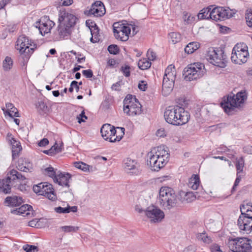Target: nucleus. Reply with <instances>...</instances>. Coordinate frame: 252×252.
Returning a JSON list of instances; mask_svg holds the SVG:
<instances>
[{
  "label": "nucleus",
  "instance_id": "6e6552de",
  "mask_svg": "<svg viewBox=\"0 0 252 252\" xmlns=\"http://www.w3.org/2000/svg\"><path fill=\"white\" fill-rule=\"evenodd\" d=\"M159 201L165 210H170L175 207L177 200L174 190H159Z\"/></svg>",
  "mask_w": 252,
  "mask_h": 252
},
{
  "label": "nucleus",
  "instance_id": "423d86ee",
  "mask_svg": "<svg viewBox=\"0 0 252 252\" xmlns=\"http://www.w3.org/2000/svg\"><path fill=\"white\" fill-rule=\"evenodd\" d=\"M205 73L204 65L200 63H195L188 65L184 69L183 75L186 81H191L202 77Z\"/></svg>",
  "mask_w": 252,
  "mask_h": 252
},
{
  "label": "nucleus",
  "instance_id": "69168bd1",
  "mask_svg": "<svg viewBox=\"0 0 252 252\" xmlns=\"http://www.w3.org/2000/svg\"><path fill=\"white\" fill-rule=\"evenodd\" d=\"M169 179V176H163V177H162L158 178L156 182L158 183H162L163 182H165L166 181L168 180Z\"/></svg>",
  "mask_w": 252,
  "mask_h": 252
},
{
  "label": "nucleus",
  "instance_id": "de8ad7c7",
  "mask_svg": "<svg viewBox=\"0 0 252 252\" xmlns=\"http://www.w3.org/2000/svg\"><path fill=\"white\" fill-rule=\"evenodd\" d=\"M108 50L110 54L116 55L119 52V49L117 45H111L108 46Z\"/></svg>",
  "mask_w": 252,
  "mask_h": 252
},
{
  "label": "nucleus",
  "instance_id": "5701e85b",
  "mask_svg": "<svg viewBox=\"0 0 252 252\" xmlns=\"http://www.w3.org/2000/svg\"><path fill=\"white\" fill-rule=\"evenodd\" d=\"M71 29L70 27H69L65 24H63L61 23L58 26V35L56 37V39H67L71 33Z\"/></svg>",
  "mask_w": 252,
  "mask_h": 252
},
{
  "label": "nucleus",
  "instance_id": "603ef678",
  "mask_svg": "<svg viewBox=\"0 0 252 252\" xmlns=\"http://www.w3.org/2000/svg\"><path fill=\"white\" fill-rule=\"evenodd\" d=\"M77 118L78 119V122L79 123H81L82 122H84L86 119H87V117L85 115V112L84 111H82L81 114H79Z\"/></svg>",
  "mask_w": 252,
  "mask_h": 252
},
{
  "label": "nucleus",
  "instance_id": "8fccbe9b",
  "mask_svg": "<svg viewBox=\"0 0 252 252\" xmlns=\"http://www.w3.org/2000/svg\"><path fill=\"white\" fill-rule=\"evenodd\" d=\"M55 211L58 213H60V214H66V213H69V211H68V209L67 208V207H65V208H63V207H56L54 209Z\"/></svg>",
  "mask_w": 252,
  "mask_h": 252
},
{
  "label": "nucleus",
  "instance_id": "864d4df0",
  "mask_svg": "<svg viewBox=\"0 0 252 252\" xmlns=\"http://www.w3.org/2000/svg\"><path fill=\"white\" fill-rule=\"evenodd\" d=\"M36 247L32 245H25L23 246V249L27 252H34Z\"/></svg>",
  "mask_w": 252,
  "mask_h": 252
},
{
  "label": "nucleus",
  "instance_id": "6ab92c4d",
  "mask_svg": "<svg viewBox=\"0 0 252 252\" xmlns=\"http://www.w3.org/2000/svg\"><path fill=\"white\" fill-rule=\"evenodd\" d=\"M105 12L103 3L100 1H96L92 4L88 14L95 17H101L105 13Z\"/></svg>",
  "mask_w": 252,
  "mask_h": 252
},
{
  "label": "nucleus",
  "instance_id": "39448f33",
  "mask_svg": "<svg viewBox=\"0 0 252 252\" xmlns=\"http://www.w3.org/2000/svg\"><path fill=\"white\" fill-rule=\"evenodd\" d=\"M176 77V71L174 65H169L165 70L162 84V94L167 96L173 91Z\"/></svg>",
  "mask_w": 252,
  "mask_h": 252
},
{
  "label": "nucleus",
  "instance_id": "3c124183",
  "mask_svg": "<svg viewBox=\"0 0 252 252\" xmlns=\"http://www.w3.org/2000/svg\"><path fill=\"white\" fill-rule=\"evenodd\" d=\"M211 252H222L220 246L217 244H213L210 248Z\"/></svg>",
  "mask_w": 252,
  "mask_h": 252
},
{
  "label": "nucleus",
  "instance_id": "2eb2a0df",
  "mask_svg": "<svg viewBox=\"0 0 252 252\" xmlns=\"http://www.w3.org/2000/svg\"><path fill=\"white\" fill-rule=\"evenodd\" d=\"M25 177L22 176L15 170H11L7 174L5 179H0V189H11L12 187V182L15 180H25Z\"/></svg>",
  "mask_w": 252,
  "mask_h": 252
},
{
  "label": "nucleus",
  "instance_id": "f704fd0d",
  "mask_svg": "<svg viewBox=\"0 0 252 252\" xmlns=\"http://www.w3.org/2000/svg\"><path fill=\"white\" fill-rule=\"evenodd\" d=\"M59 171H58L57 169H55L53 167L49 166L45 168L43 171V173L45 175L53 178L54 180L55 177H56L57 174L59 173Z\"/></svg>",
  "mask_w": 252,
  "mask_h": 252
},
{
  "label": "nucleus",
  "instance_id": "9b49d317",
  "mask_svg": "<svg viewBox=\"0 0 252 252\" xmlns=\"http://www.w3.org/2000/svg\"><path fill=\"white\" fill-rule=\"evenodd\" d=\"M16 47L20 54H25L26 58H28L36 48V45L32 39L22 35L18 37Z\"/></svg>",
  "mask_w": 252,
  "mask_h": 252
},
{
  "label": "nucleus",
  "instance_id": "72a5a7b5",
  "mask_svg": "<svg viewBox=\"0 0 252 252\" xmlns=\"http://www.w3.org/2000/svg\"><path fill=\"white\" fill-rule=\"evenodd\" d=\"M200 47V44L197 42H192L189 43L185 48L186 53L189 54L193 53Z\"/></svg>",
  "mask_w": 252,
  "mask_h": 252
},
{
  "label": "nucleus",
  "instance_id": "4d7b16f0",
  "mask_svg": "<svg viewBox=\"0 0 252 252\" xmlns=\"http://www.w3.org/2000/svg\"><path fill=\"white\" fill-rule=\"evenodd\" d=\"M156 135L160 137H164L166 136V132L163 128L158 129L156 132Z\"/></svg>",
  "mask_w": 252,
  "mask_h": 252
},
{
  "label": "nucleus",
  "instance_id": "bb28decb",
  "mask_svg": "<svg viewBox=\"0 0 252 252\" xmlns=\"http://www.w3.org/2000/svg\"><path fill=\"white\" fill-rule=\"evenodd\" d=\"M17 168L19 170L27 172L32 169V164L26 159L20 158L18 160Z\"/></svg>",
  "mask_w": 252,
  "mask_h": 252
},
{
  "label": "nucleus",
  "instance_id": "c756f323",
  "mask_svg": "<svg viewBox=\"0 0 252 252\" xmlns=\"http://www.w3.org/2000/svg\"><path fill=\"white\" fill-rule=\"evenodd\" d=\"M213 6L210 5L209 7L202 9L198 14V18L199 19H211L212 10Z\"/></svg>",
  "mask_w": 252,
  "mask_h": 252
},
{
  "label": "nucleus",
  "instance_id": "bf43d9fd",
  "mask_svg": "<svg viewBox=\"0 0 252 252\" xmlns=\"http://www.w3.org/2000/svg\"><path fill=\"white\" fill-rule=\"evenodd\" d=\"M147 84L145 81H140L138 85V88L143 91H144L147 89Z\"/></svg>",
  "mask_w": 252,
  "mask_h": 252
},
{
  "label": "nucleus",
  "instance_id": "f3484780",
  "mask_svg": "<svg viewBox=\"0 0 252 252\" xmlns=\"http://www.w3.org/2000/svg\"><path fill=\"white\" fill-rule=\"evenodd\" d=\"M211 15L212 20L219 21L230 18L232 14L228 8L218 6L213 7Z\"/></svg>",
  "mask_w": 252,
  "mask_h": 252
},
{
  "label": "nucleus",
  "instance_id": "a878e982",
  "mask_svg": "<svg viewBox=\"0 0 252 252\" xmlns=\"http://www.w3.org/2000/svg\"><path fill=\"white\" fill-rule=\"evenodd\" d=\"M179 195L182 201H186L188 202H191L196 198V195L191 191H186L184 190H181Z\"/></svg>",
  "mask_w": 252,
  "mask_h": 252
},
{
  "label": "nucleus",
  "instance_id": "9d476101",
  "mask_svg": "<svg viewBox=\"0 0 252 252\" xmlns=\"http://www.w3.org/2000/svg\"><path fill=\"white\" fill-rule=\"evenodd\" d=\"M251 242L246 237H238L229 239L228 245L231 252H250L252 248Z\"/></svg>",
  "mask_w": 252,
  "mask_h": 252
},
{
  "label": "nucleus",
  "instance_id": "a18cd8bd",
  "mask_svg": "<svg viewBox=\"0 0 252 252\" xmlns=\"http://www.w3.org/2000/svg\"><path fill=\"white\" fill-rule=\"evenodd\" d=\"M74 166L76 168L84 171H86L89 169L88 165L82 162H75Z\"/></svg>",
  "mask_w": 252,
  "mask_h": 252
},
{
  "label": "nucleus",
  "instance_id": "e433bc0d",
  "mask_svg": "<svg viewBox=\"0 0 252 252\" xmlns=\"http://www.w3.org/2000/svg\"><path fill=\"white\" fill-rule=\"evenodd\" d=\"M151 63L147 59H142L138 62L139 68L142 70L147 69L150 67Z\"/></svg>",
  "mask_w": 252,
  "mask_h": 252
},
{
  "label": "nucleus",
  "instance_id": "ddd939ff",
  "mask_svg": "<svg viewBox=\"0 0 252 252\" xmlns=\"http://www.w3.org/2000/svg\"><path fill=\"white\" fill-rule=\"evenodd\" d=\"M206 59L215 66L220 67L225 66V57L221 50L214 48H209L206 54Z\"/></svg>",
  "mask_w": 252,
  "mask_h": 252
},
{
  "label": "nucleus",
  "instance_id": "c9c22d12",
  "mask_svg": "<svg viewBox=\"0 0 252 252\" xmlns=\"http://www.w3.org/2000/svg\"><path fill=\"white\" fill-rule=\"evenodd\" d=\"M168 38L170 42L173 44H176L181 41V35L179 33L172 32L169 34Z\"/></svg>",
  "mask_w": 252,
  "mask_h": 252
},
{
  "label": "nucleus",
  "instance_id": "412c9836",
  "mask_svg": "<svg viewBox=\"0 0 252 252\" xmlns=\"http://www.w3.org/2000/svg\"><path fill=\"white\" fill-rule=\"evenodd\" d=\"M70 180L71 175L69 174L59 171L54 181L62 187L68 188L69 187V183Z\"/></svg>",
  "mask_w": 252,
  "mask_h": 252
},
{
  "label": "nucleus",
  "instance_id": "79ce46f5",
  "mask_svg": "<svg viewBox=\"0 0 252 252\" xmlns=\"http://www.w3.org/2000/svg\"><path fill=\"white\" fill-rule=\"evenodd\" d=\"M37 188L38 189H54L52 184L48 182H42L33 186V189Z\"/></svg>",
  "mask_w": 252,
  "mask_h": 252
},
{
  "label": "nucleus",
  "instance_id": "338daca9",
  "mask_svg": "<svg viewBox=\"0 0 252 252\" xmlns=\"http://www.w3.org/2000/svg\"><path fill=\"white\" fill-rule=\"evenodd\" d=\"M183 252H195L194 247L192 246H189L186 248Z\"/></svg>",
  "mask_w": 252,
  "mask_h": 252
},
{
  "label": "nucleus",
  "instance_id": "09e8293b",
  "mask_svg": "<svg viewBox=\"0 0 252 252\" xmlns=\"http://www.w3.org/2000/svg\"><path fill=\"white\" fill-rule=\"evenodd\" d=\"M147 59L149 61H154L156 58V54L152 50H148L147 53Z\"/></svg>",
  "mask_w": 252,
  "mask_h": 252
},
{
  "label": "nucleus",
  "instance_id": "b1692460",
  "mask_svg": "<svg viewBox=\"0 0 252 252\" xmlns=\"http://www.w3.org/2000/svg\"><path fill=\"white\" fill-rule=\"evenodd\" d=\"M63 24H65L69 27L72 28L76 23V17L72 14L68 12H64L61 15Z\"/></svg>",
  "mask_w": 252,
  "mask_h": 252
},
{
  "label": "nucleus",
  "instance_id": "58836bf2",
  "mask_svg": "<svg viewBox=\"0 0 252 252\" xmlns=\"http://www.w3.org/2000/svg\"><path fill=\"white\" fill-rule=\"evenodd\" d=\"M214 191H212L211 190H203L202 191V195H204L205 193L207 194H209L211 197H218L220 198H225L227 196L222 195L221 194L220 192H217L216 190H213Z\"/></svg>",
  "mask_w": 252,
  "mask_h": 252
},
{
  "label": "nucleus",
  "instance_id": "c85d7f7f",
  "mask_svg": "<svg viewBox=\"0 0 252 252\" xmlns=\"http://www.w3.org/2000/svg\"><path fill=\"white\" fill-rule=\"evenodd\" d=\"M14 65L13 59L10 56H6L2 63V69L5 72L10 71Z\"/></svg>",
  "mask_w": 252,
  "mask_h": 252
},
{
  "label": "nucleus",
  "instance_id": "7ed1b4c3",
  "mask_svg": "<svg viewBox=\"0 0 252 252\" xmlns=\"http://www.w3.org/2000/svg\"><path fill=\"white\" fill-rule=\"evenodd\" d=\"M241 215L237 220V225L241 231L249 233L252 231V205L244 203L240 206Z\"/></svg>",
  "mask_w": 252,
  "mask_h": 252
},
{
  "label": "nucleus",
  "instance_id": "2f4dec72",
  "mask_svg": "<svg viewBox=\"0 0 252 252\" xmlns=\"http://www.w3.org/2000/svg\"><path fill=\"white\" fill-rule=\"evenodd\" d=\"M196 238L198 241H201L206 244H210L213 242V238L204 231L202 233H197Z\"/></svg>",
  "mask_w": 252,
  "mask_h": 252
},
{
  "label": "nucleus",
  "instance_id": "680f3d73",
  "mask_svg": "<svg viewBox=\"0 0 252 252\" xmlns=\"http://www.w3.org/2000/svg\"><path fill=\"white\" fill-rule=\"evenodd\" d=\"M242 175H241V174L237 175V177L235 180L234 186L232 189H235V188L237 186V185L239 184V183H240V182L241 180Z\"/></svg>",
  "mask_w": 252,
  "mask_h": 252
},
{
  "label": "nucleus",
  "instance_id": "0eeeda50",
  "mask_svg": "<svg viewBox=\"0 0 252 252\" xmlns=\"http://www.w3.org/2000/svg\"><path fill=\"white\" fill-rule=\"evenodd\" d=\"M123 111L127 115L133 117L142 113L141 105L135 96L127 95L123 102Z\"/></svg>",
  "mask_w": 252,
  "mask_h": 252
},
{
  "label": "nucleus",
  "instance_id": "4468645a",
  "mask_svg": "<svg viewBox=\"0 0 252 252\" xmlns=\"http://www.w3.org/2000/svg\"><path fill=\"white\" fill-rule=\"evenodd\" d=\"M131 26L121 22H116L113 25L115 38L122 41H126L131 35Z\"/></svg>",
  "mask_w": 252,
  "mask_h": 252
},
{
  "label": "nucleus",
  "instance_id": "f8f14e48",
  "mask_svg": "<svg viewBox=\"0 0 252 252\" xmlns=\"http://www.w3.org/2000/svg\"><path fill=\"white\" fill-rule=\"evenodd\" d=\"M121 134L118 135V131L115 127L110 124H106L102 126L100 129L102 136L106 140H109L111 142L120 141L124 134V128H118Z\"/></svg>",
  "mask_w": 252,
  "mask_h": 252
},
{
  "label": "nucleus",
  "instance_id": "0e129e2a",
  "mask_svg": "<svg viewBox=\"0 0 252 252\" xmlns=\"http://www.w3.org/2000/svg\"><path fill=\"white\" fill-rule=\"evenodd\" d=\"M38 108L42 111H45L47 108V106L43 102L40 101L38 102Z\"/></svg>",
  "mask_w": 252,
  "mask_h": 252
},
{
  "label": "nucleus",
  "instance_id": "c03bdc74",
  "mask_svg": "<svg viewBox=\"0 0 252 252\" xmlns=\"http://www.w3.org/2000/svg\"><path fill=\"white\" fill-rule=\"evenodd\" d=\"M64 232H76L79 229V227L74 226H63L61 227Z\"/></svg>",
  "mask_w": 252,
  "mask_h": 252
},
{
  "label": "nucleus",
  "instance_id": "dca6fc26",
  "mask_svg": "<svg viewBox=\"0 0 252 252\" xmlns=\"http://www.w3.org/2000/svg\"><path fill=\"white\" fill-rule=\"evenodd\" d=\"M144 213L151 223H158L164 218V212L155 206L147 207Z\"/></svg>",
  "mask_w": 252,
  "mask_h": 252
},
{
  "label": "nucleus",
  "instance_id": "a19ab883",
  "mask_svg": "<svg viewBox=\"0 0 252 252\" xmlns=\"http://www.w3.org/2000/svg\"><path fill=\"white\" fill-rule=\"evenodd\" d=\"M2 110L3 111L5 116L8 115L9 117L13 118V117H19V113L17 109L14 107L10 111H5V108H2Z\"/></svg>",
  "mask_w": 252,
  "mask_h": 252
},
{
  "label": "nucleus",
  "instance_id": "13d9d810",
  "mask_svg": "<svg viewBox=\"0 0 252 252\" xmlns=\"http://www.w3.org/2000/svg\"><path fill=\"white\" fill-rule=\"evenodd\" d=\"M73 3V0H60V5L62 6H69Z\"/></svg>",
  "mask_w": 252,
  "mask_h": 252
},
{
  "label": "nucleus",
  "instance_id": "cd10ccee",
  "mask_svg": "<svg viewBox=\"0 0 252 252\" xmlns=\"http://www.w3.org/2000/svg\"><path fill=\"white\" fill-rule=\"evenodd\" d=\"M37 195H42L45 196L49 200L55 201L57 197L56 194L54 190H51L49 192H46V190H33Z\"/></svg>",
  "mask_w": 252,
  "mask_h": 252
},
{
  "label": "nucleus",
  "instance_id": "5fc2aeb1",
  "mask_svg": "<svg viewBox=\"0 0 252 252\" xmlns=\"http://www.w3.org/2000/svg\"><path fill=\"white\" fill-rule=\"evenodd\" d=\"M121 70L123 74L126 76L128 77L130 75L129 67L128 66H122L121 67Z\"/></svg>",
  "mask_w": 252,
  "mask_h": 252
},
{
  "label": "nucleus",
  "instance_id": "393cba45",
  "mask_svg": "<svg viewBox=\"0 0 252 252\" xmlns=\"http://www.w3.org/2000/svg\"><path fill=\"white\" fill-rule=\"evenodd\" d=\"M24 202L21 197L13 195L6 197L4 200V204L7 206L16 207L19 206Z\"/></svg>",
  "mask_w": 252,
  "mask_h": 252
},
{
  "label": "nucleus",
  "instance_id": "e2e57ef3",
  "mask_svg": "<svg viewBox=\"0 0 252 252\" xmlns=\"http://www.w3.org/2000/svg\"><path fill=\"white\" fill-rule=\"evenodd\" d=\"M49 143V141L47 138H43L41 140L39 143L38 145L40 147H44Z\"/></svg>",
  "mask_w": 252,
  "mask_h": 252
},
{
  "label": "nucleus",
  "instance_id": "f257e3e1",
  "mask_svg": "<svg viewBox=\"0 0 252 252\" xmlns=\"http://www.w3.org/2000/svg\"><path fill=\"white\" fill-rule=\"evenodd\" d=\"M169 156L168 149L165 146L154 147L147 155V164L152 170L158 171L168 162Z\"/></svg>",
  "mask_w": 252,
  "mask_h": 252
},
{
  "label": "nucleus",
  "instance_id": "37998d69",
  "mask_svg": "<svg viewBox=\"0 0 252 252\" xmlns=\"http://www.w3.org/2000/svg\"><path fill=\"white\" fill-rule=\"evenodd\" d=\"M183 19L187 24H191L195 20V17L190 13L184 12Z\"/></svg>",
  "mask_w": 252,
  "mask_h": 252
},
{
  "label": "nucleus",
  "instance_id": "473e14b6",
  "mask_svg": "<svg viewBox=\"0 0 252 252\" xmlns=\"http://www.w3.org/2000/svg\"><path fill=\"white\" fill-rule=\"evenodd\" d=\"M188 186L191 189H198L200 186L199 176L197 175H193L189 180Z\"/></svg>",
  "mask_w": 252,
  "mask_h": 252
},
{
  "label": "nucleus",
  "instance_id": "a211bd4d",
  "mask_svg": "<svg viewBox=\"0 0 252 252\" xmlns=\"http://www.w3.org/2000/svg\"><path fill=\"white\" fill-rule=\"evenodd\" d=\"M54 25V22L50 20L48 17L44 16L41 17L39 21L35 23V27L38 29L41 34L44 35L50 32Z\"/></svg>",
  "mask_w": 252,
  "mask_h": 252
},
{
  "label": "nucleus",
  "instance_id": "052dcab7",
  "mask_svg": "<svg viewBox=\"0 0 252 252\" xmlns=\"http://www.w3.org/2000/svg\"><path fill=\"white\" fill-rule=\"evenodd\" d=\"M244 153L252 155V146L247 145L243 148Z\"/></svg>",
  "mask_w": 252,
  "mask_h": 252
},
{
  "label": "nucleus",
  "instance_id": "aec40b11",
  "mask_svg": "<svg viewBox=\"0 0 252 252\" xmlns=\"http://www.w3.org/2000/svg\"><path fill=\"white\" fill-rule=\"evenodd\" d=\"M11 213L14 215H21L23 217H32L33 216V209L31 205L25 204L18 208L11 210Z\"/></svg>",
  "mask_w": 252,
  "mask_h": 252
},
{
  "label": "nucleus",
  "instance_id": "1a4fd4ad",
  "mask_svg": "<svg viewBox=\"0 0 252 252\" xmlns=\"http://www.w3.org/2000/svg\"><path fill=\"white\" fill-rule=\"evenodd\" d=\"M249 57L248 47L245 43H238L233 47L231 57L233 63L239 64L244 63Z\"/></svg>",
  "mask_w": 252,
  "mask_h": 252
},
{
  "label": "nucleus",
  "instance_id": "f03ea898",
  "mask_svg": "<svg viewBox=\"0 0 252 252\" xmlns=\"http://www.w3.org/2000/svg\"><path fill=\"white\" fill-rule=\"evenodd\" d=\"M164 117L166 122L169 124L182 126L188 122L190 115L183 107L170 106L166 108Z\"/></svg>",
  "mask_w": 252,
  "mask_h": 252
},
{
  "label": "nucleus",
  "instance_id": "20e7f679",
  "mask_svg": "<svg viewBox=\"0 0 252 252\" xmlns=\"http://www.w3.org/2000/svg\"><path fill=\"white\" fill-rule=\"evenodd\" d=\"M247 98L244 92H239L236 94L228 95L224 97L220 103L221 106L227 114L231 113L235 108L241 107Z\"/></svg>",
  "mask_w": 252,
  "mask_h": 252
},
{
  "label": "nucleus",
  "instance_id": "774afa93",
  "mask_svg": "<svg viewBox=\"0 0 252 252\" xmlns=\"http://www.w3.org/2000/svg\"><path fill=\"white\" fill-rule=\"evenodd\" d=\"M11 0H1L0 1V9L3 8L5 5L10 2Z\"/></svg>",
  "mask_w": 252,
  "mask_h": 252
},
{
  "label": "nucleus",
  "instance_id": "ea45409f",
  "mask_svg": "<svg viewBox=\"0 0 252 252\" xmlns=\"http://www.w3.org/2000/svg\"><path fill=\"white\" fill-rule=\"evenodd\" d=\"M61 146L59 147L56 143L53 146L51 147L50 149L48 150H45L43 152L47 155H52L56 153H59L61 152Z\"/></svg>",
  "mask_w": 252,
  "mask_h": 252
},
{
  "label": "nucleus",
  "instance_id": "4be33fe9",
  "mask_svg": "<svg viewBox=\"0 0 252 252\" xmlns=\"http://www.w3.org/2000/svg\"><path fill=\"white\" fill-rule=\"evenodd\" d=\"M125 169L129 173L137 174L139 173V164L135 160L129 158L125 160Z\"/></svg>",
  "mask_w": 252,
  "mask_h": 252
},
{
  "label": "nucleus",
  "instance_id": "7c9ffc66",
  "mask_svg": "<svg viewBox=\"0 0 252 252\" xmlns=\"http://www.w3.org/2000/svg\"><path fill=\"white\" fill-rule=\"evenodd\" d=\"M9 140L12 145V157L14 158L18 156V153L22 150V147L20 142L16 141L14 138L11 137Z\"/></svg>",
  "mask_w": 252,
  "mask_h": 252
},
{
  "label": "nucleus",
  "instance_id": "6e6d98bb",
  "mask_svg": "<svg viewBox=\"0 0 252 252\" xmlns=\"http://www.w3.org/2000/svg\"><path fill=\"white\" fill-rule=\"evenodd\" d=\"M82 74L84 76H85L86 78H91L93 76V71L91 69L83 70Z\"/></svg>",
  "mask_w": 252,
  "mask_h": 252
},
{
  "label": "nucleus",
  "instance_id": "49530a36",
  "mask_svg": "<svg viewBox=\"0 0 252 252\" xmlns=\"http://www.w3.org/2000/svg\"><path fill=\"white\" fill-rule=\"evenodd\" d=\"M246 20L248 26L252 28V11H248L246 14Z\"/></svg>",
  "mask_w": 252,
  "mask_h": 252
},
{
  "label": "nucleus",
  "instance_id": "4c0bfd02",
  "mask_svg": "<svg viewBox=\"0 0 252 252\" xmlns=\"http://www.w3.org/2000/svg\"><path fill=\"white\" fill-rule=\"evenodd\" d=\"M244 166V159L241 157L236 160V167L237 171V175L243 174V171Z\"/></svg>",
  "mask_w": 252,
  "mask_h": 252
}]
</instances>
